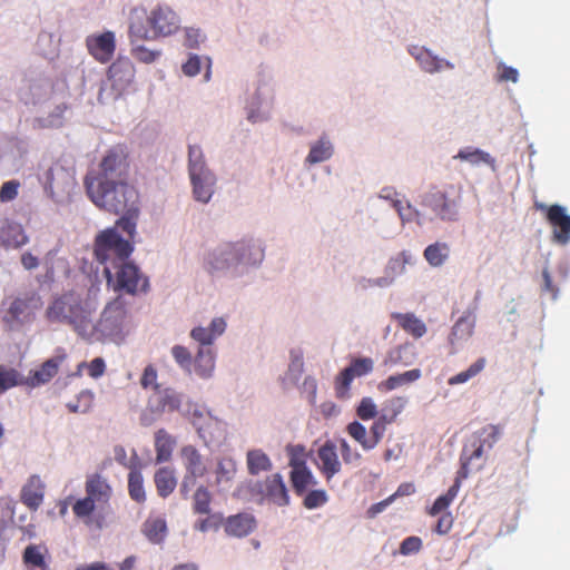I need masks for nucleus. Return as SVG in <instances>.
Instances as JSON below:
<instances>
[{
  "mask_svg": "<svg viewBox=\"0 0 570 570\" xmlns=\"http://www.w3.org/2000/svg\"><path fill=\"white\" fill-rule=\"evenodd\" d=\"M98 302L90 296L82 298L76 292H67L55 298L46 309L49 322L68 324L82 338L91 332V318Z\"/></svg>",
  "mask_w": 570,
  "mask_h": 570,
  "instance_id": "1",
  "label": "nucleus"
},
{
  "mask_svg": "<svg viewBox=\"0 0 570 570\" xmlns=\"http://www.w3.org/2000/svg\"><path fill=\"white\" fill-rule=\"evenodd\" d=\"M86 191L97 207L107 212L116 215L138 212L139 194L124 180L90 181Z\"/></svg>",
  "mask_w": 570,
  "mask_h": 570,
  "instance_id": "2",
  "label": "nucleus"
},
{
  "mask_svg": "<svg viewBox=\"0 0 570 570\" xmlns=\"http://www.w3.org/2000/svg\"><path fill=\"white\" fill-rule=\"evenodd\" d=\"M144 18L136 12L132 14L129 26V38L134 46L137 41L154 40L158 37H167L179 29L178 16L166 6L154 8L149 14Z\"/></svg>",
  "mask_w": 570,
  "mask_h": 570,
  "instance_id": "3",
  "label": "nucleus"
},
{
  "mask_svg": "<svg viewBox=\"0 0 570 570\" xmlns=\"http://www.w3.org/2000/svg\"><path fill=\"white\" fill-rule=\"evenodd\" d=\"M128 332L126 302L118 296L105 306L97 323L91 322V332L86 335V340L120 344Z\"/></svg>",
  "mask_w": 570,
  "mask_h": 570,
  "instance_id": "4",
  "label": "nucleus"
},
{
  "mask_svg": "<svg viewBox=\"0 0 570 570\" xmlns=\"http://www.w3.org/2000/svg\"><path fill=\"white\" fill-rule=\"evenodd\" d=\"M262 258L263 252L259 247L250 240L242 239L236 243H226L210 252L206 257L205 268L209 274L216 275L236 264H256Z\"/></svg>",
  "mask_w": 570,
  "mask_h": 570,
  "instance_id": "5",
  "label": "nucleus"
},
{
  "mask_svg": "<svg viewBox=\"0 0 570 570\" xmlns=\"http://www.w3.org/2000/svg\"><path fill=\"white\" fill-rule=\"evenodd\" d=\"M502 426L488 424L475 431L461 454L460 476L466 478L472 469L480 470L485 462V453L499 441Z\"/></svg>",
  "mask_w": 570,
  "mask_h": 570,
  "instance_id": "6",
  "label": "nucleus"
},
{
  "mask_svg": "<svg viewBox=\"0 0 570 570\" xmlns=\"http://www.w3.org/2000/svg\"><path fill=\"white\" fill-rule=\"evenodd\" d=\"M42 304L40 295L36 292H27L9 298L8 307L2 311L1 316L4 330L20 331L31 324Z\"/></svg>",
  "mask_w": 570,
  "mask_h": 570,
  "instance_id": "7",
  "label": "nucleus"
},
{
  "mask_svg": "<svg viewBox=\"0 0 570 570\" xmlns=\"http://www.w3.org/2000/svg\"><path fill=\"white\" fill-rule=\"evenodd\" d=\"M132 250V243L122 238L116 228L104 229L95 237L94 256L104 268L129 259Z\"/></svg>",
  "mask_w": 570,
  "mask_h": 570,
  "instance_id": "8",
  "label": "nucleus"
},
{
  "mask_svg": "<svg viewBox=\"0 0 570 570\" xmlns=\"http://www.w3.org/2000/svg\"><path fill=\"white\" fill-rule=\"evenodd\" d=\"M104 275L107 285L115 292L135 295L137 293H146L149 288L148 278L129 259L111 267H105Z\"/></svg>",
  "mask_w": 570,
  "mask_h": 570,
  "instance_id": "9",
  "label": "nucleus"
},
{
  "mask_svg": "<svg viewBox=\"0 0 570 570\" xmlns=\"http://www.w3.org/2000/svg\"><path fill=\"white\" fill-rule=\"evenodd\" d=\"M461 190L450 185L444 188H432L422 198V205L429 208L435 218L454 222L459 217Z\"/></svg>",
  "mask_w": 570,
  "mask_h": 570,
  "instance_id": "10",
  "label": "nucleus"
},
{
  "mask_svg": "<svg viewBox=\"0 0 570 570\" xmlns=\"http://www.w3.org/2000/svg\"><path fill=\"white\" fill-rule=\"evenodd\" d=\"M181 395L175 390L157 389L148 399L146 411L141 414L142 425H150L153 421L165 412H175L180 409Z\"/></svg>",
  "mask_w": 570,
  "mask_h": 570,
  "instance_id": "11",
  "label": "nucleus"
},
{
  "mask_svg": "<svg viewBox=\"0 0 570 570\" xmlns=\"http://www.w3.org/2000/svg\"><path fill=\"white\" fill-rule=\"evenodd\" d=\"M537 210L544 214L547 222L552 228V240L559 245H567L570 242V215L567 209L558 204L546 205L534 203Z\"/></svg>",
  "mask_w": 570,
  "mask_h": 570,
  "instance_id": "12",
  "label": "nucleus"
},
{
  "mask_svg": "<svg viewBox=\"0 0 570 570\" xmlns=\"http://www.w3.org/2000/svg\"><path fill=\"white\" fill-rule=\"evenodd\" d=\"M127 166L125 153L121 149L112 148L102 158L99 173L88 174L85 177V187L88 188L90 181L122 180Z\"/></svg>",
  "mask_w": 570,
  "mask_h": 570,
  "instance_id": "13",
  "label": "nucleus"
},
{
  "mask_svg": "<svg viewBox=\"0 0 570 570\" xmlns=\"http://www.w3.org/2000/svg\"><path fill=\"white\" fill-rule=\"evenodd\" d=\"M180 458L186 470V474L180 484V493L186 498L196 480L206 474L207 468L203 461L202 454L194 445H184L180 449Z\"/></svg>",
  "mask_w": 570,
  "mask_h": 570,
  "instance_id": "14",
  "label": "nucleus"
},
{
  "mask_svg": "<svg viewBox=\"0 0 570 570\" xmlns=\"http://www.w3.org/2000/svg\"><path fill=\"white\" fill-rule=\"evenodd\" d=\"M374 368V361L371 357H355L345 367L335 380V389L338 396L345 395L351 387V383L356 377L370 374Z\"/></svg>",
  "mask_w": 570,
  "mask_h": 570,
  "instance_id": "15",
  "label": "nucleus"
},
{
  "mask_svg": "<svg viewBox=\"0 0 570 570\" xmlns=\"http://www.w3.org/2000/svg\"><path fill=\"white\" fill-rule=\"evenodd\" d=\"M135 66L128 58L119 57L108 68V80L117 95H121L134 82Z\"/></svg>",
  "mask_w": 570,
  "mask_h": 570,
  "instance_id": "16",
  "label": "nucleus"
},
{
  "mask_svg": "<svg viewBox=\"0 0 570 570\" xmlns=\"http://www.w3.org/2000/svg\"><path fill=\"white\" fill-rule=\"evenodd\" d=\"M86 47L89 53L99 62H108L116 50V39L112 31L100 35H91L86 38Z\"/></svg>",
  "mask_w": 570,
  "mask_h": 570,
  "instance_id": "17",
  "label": "nucleus"
},
{
  "mask_svg": "<svg viewBox=\"0 0 570 570\" xmlns=\"http://www.w3.org/2000/svg\"><path fill=\"white\" fill-rule=\"evenodd\" d=\"M289 466L292 468L291 482L297 495L304 494L308 487L316 484V480L311 470L306 466V462L303 458L293 454L289 459Z\"/></svg>",
  "mask_w": 570,
  "mask_h": 570,
  "instance_id": "18",
  "label": "nucleus"
},
{
  "mask_svg": "<svg viewBox=\"0 0 570 570\" xmlns=\"http://www.w3.org/2000/svg\"><path fill=\"white\" fill-rule=\"evenodd\" d=\"M76 185L73 174L61 165H53L48 171V187L51 194L60 196L69 195Z\"/></svg>",
  "mask_w": 570,
  "mask_h": 570,
  "instance_id": "19",
  "label": "nucleus"
},
{
  "mask_svg": "<svg viewBox=\"0 0 570 570\" xmlns=\"http://www.w3.org/2000/svg\"><path fill=\"white\" fill-rule=\"evenodd\" d=\"M28 243L22 226L7 218L0 219V245L6 248H18Z\"/></svg>",
  "mask_w": 570,
  "mask_h": 570,
  "instance_id": "20",
  "label": "nucleus"
},
{
  "mask_svg": "<svg viewBox=\"0 0 570 570\" xmlns=\"http://www.w3.org/2000/svg\"><path fill=\"white\" fill-rule=\"evenodd\" d=\"M320 461L318 468L324 474L326 480L332 479L341 471V462L336 452V446L333 442L326 441L317 451Z\"/></svg>",
  "mask_w": 570,
  "mask_h": 570,
  "instance_id": "21",
  "label": "nucleus"
},
{
  "mask_svg": "<svg viewBox=\"0 0 570 570\" xmlns=\"http://www.w3.org/2000/svg\"><path fill=\"white\" fill-rule=\"evenodd\" d=\"M193 186V195L197 202L207 204L215 191L216 177L212 171H203L189 176Z\"/></svg>",
  "mask_w": 570,
  "mask_h": 570,
  "instance_id": "22",
  "label": "nucleus"
},
{
  "mask_svg": "<svg viewBox=\"0 0 570 570\" xmlns=\"http://www.w3.org/2000/svg\"><path fill=\"white\" fill-rule=\"evenodd\" d=\"M86 494L97 504H107L111 498L112 489L105 478L95 473L87 478L85 484Z\"/></svg>",
  "mask_w": 570,
  "mask_h": 570,
  "instance_id": "23",
  "label": "nucleus"
},
{
  "mask_svg": "<svg viewBox=\"0 0 570 570\" xmlns=\"http://www.w3.org/2000/svg\"><path fill=\"white\" fill-rule=\"evenodd\" d=\"M226 330V322L222 317L214 318L208 327L197 326L190 332L193 340L200 344V347H210L214 341Z\"/></svg>",
  "mask_w": 570,
  "mask_h": 570,
  "instance_id": "24",
  "label": "nucleus"
},
{
  "mask_svg": "<svg viewBox=\"0 0 570 570\" xmlns=\"http://www.w3.org/2000/svg\"><path fill=\"white\" fill-rule=\"evenodd\" d=\"M45 484L40 476L31 475L21 490V502L30 510H37L43 501Z\"/></svg>",
  "mask_w": 570,
  "mask_h": 570,
  "instance_id": "25",
  "label": "nucleus"
},
{
  "mask_svg": "<svg viewBox=\"0 0 570 570\" xmlns=\"http://www.w3.org/2000/svg\"><path fill=\"white\" fill-rule=\"evenodd\" d=\"M256 527L255 518L249 513H238L227 518L225 531L227 534L243 538L254 531Z\"/></svg>",
  "mask_w": 570,
  "mask_h": 570,
  "instance_id": "26",
  "label": "nucleus"
},
{
  "mask_svg": "<svg viewBox=\"0 0 570 570\" xmlns=\"http://www.w3.org/2000/svg\"><path fill=\"white\" fill-rule=\"evenodd\" d=\"M265 497L273 503L284 507L289 502L287 488L279 473L272 474L265 480Z\"/></svg>",
  "mask_w": 570,
  "mask_h": 570,
  "instance_id": "27",
  "label": "nucleus"
},
{
  "mask_svg": "<svg viewBox=\"0 0 570 570\" xmlns=\"http://www.w3.org/2000/svg\"><path fill=\"white\" fill-rule=\"evenodd\" d=\"M141 532L154 544H160L168 534L167 522L160 515H149L141 525Z\"/></svg>",
  "mask_w": 570,
  "mask_h": 570,
  "instance_id": "28",
  "label": "nucleus"
},
{
  "mask_svg": "<svg viewBox=\"0 0 570 570\" xmlns=\"http://www.w3.org/2000/svg\"><path fill=\"white\" fill-rule=\"evenodd\" d=\"M237 472L236 461L232 456H222L215 469V484L222 490H228Z\"/></svg>",
  "mask_w": 570,
  "mask_h": 570,
  "instance_id": "29",
  "label": "nucleus"
},
{
  "mask_svg": "<svg viewBox=\"0 0 570 570\" xmlns=\"http://www.w3.org/2000/svg\"><path fill=\"white\" fill-rule=\"evenodd\" d=\"M246 464L250 475H258L262 472H268L273 468L269 456L261 449L247 451Z\"/></svg>",
  "mask_w": 570,
  "mask_h": 570,
  "instance_id": "30",
  "label": "nucleus"
},
{
  "mask_svg": "<svg viewBox=\"0 0 570 570\" xmlns=\"http://www.w3.org/2000/svg\"><path fill=\"white\" fill-rule=\"evenodd\" d=\"M154 481L157 493L161 498L170 495L177 485V479L173 469L165 466L156 471Z\"/></svg>",
  "mask_w": 570,
  "mask_h": 570,
  "instance_id": "31",
  "label": "nucleus"
},
{
  "mask_svg": "<svg viewBox=\"0 0 570 570\" xmlns=\"http://www.w3.org/2000/svg\"><path fill=\"white\" fill-rule=\"evenodd\" d=\"M174 438L164 429H160L155 434V450H156V462H167L171 458V453L175 446Z\"/></svg>",
  "mask_w": 570,
  "mask_h": 570,
  "instance_id": "32",
  "label": "nucleus"
},
{
  "mask_svg": "<svg viewBox=\"0 0 570 570\" xmlns=\"http://www.w3.org/2000/svg\"><path fill=\"white\" fill-rule=\"evenodd\" d=\"M422 373L419 368H413L410 371H406L404 373L395 374L389 376L386 380L382 381L377 389L381 392H390L393 391L402 385L413 383L417 381L421 377Z\"/></svg>",
  "mask_w": 570,
  "mask_h": 570,
  "instance_id": "33",
  "label": "nucleus"
},
{
  "mask_svg": "<svg viewBox=\"0 0 570 570\" xmlns=\"http://www.w3.org/2000/svg\"><path fill=\"white\" fill-rule=\"evenodd\" d=\"M393 318L406 333L411 334L415 338H420L426 333L425 324L413 313H396L393 314Z\"/></svg>",
  "mask_w": 570,
  "mask_h": 570,
  "instance_id": "34",
  "label": "nucleus"
},
{
  "mask_svg": "<svg viewBox=\"0 0 570 570\" xmlns=\"http://www.w3.org/2000/svg\"><path fill=\"white\" fill-rule=\"evenodd\" d=\"M215 368V354L212 347H200L195 358V372L203 379L212 376Z\"/></svg>",
  "mask_w": 570,
  "mask_h": 570,
  "instance_id": "35",
  "label": "nucleus"
},
{
  "mask_svg": "<svg viewBox=\"0 0 570 570\" xmlns=\"http://www.w3.org/2000/svg\"><path fill=\"white\" fill-rule=\"evenodd\" d=\"M62 357H52L41 364V366L31 375L32 384H45L55 377L59 371Z\"/></svg>",
  "mask_w": 570,
  "mask_h": 570,
  "instance_id": "36",
  "label": "nucleus"
},
{
  "mask_svg": "<svg viewBox=\"0 0 570 570\" xmlns=\"http://www.w3.org/2000/svg\"><path fill=\"white\" fill-rule=\"evenodd\" d=\"M423 256L431 266L440 267L449 258L450 247L446 243L436 242L424 249Z\"/></svg>",
  "mask_w": 570,
  "mask_h": 570,
  "instance_id": "37",
  "label": "nucleus"
},
{
  "mask_svg": "<svg viewBox=\"0 0 570 570\" xmlns=\"http://www.w3.org/2000/svg\"><path fill=\"white\" fill-rule=\"evenodd\" d=\"M23 563L28 570H49V566L45 559L41 548L36 544H29L22 556Z\"/></svg>",
  "mask_w": 570,
  "mask_h": 570,
  "instance_id": "38",
  "label": "nucleus"
},
{
  "mask_svg": "<svg viewBox=\"0 0 570 570\" xmlns=\"http://www.w3.org/2000/svg\"><path fill=\"white\" fill-rule=\"evenodd\" d=\"M128 493L131 500L137 503L146 502V492L144 488V478L138 469H131L128 474Z\"/></svg>",
  "mask_w": 570,
  "mask_h": 570,
  "instance_id": "39",
  "label": "nucleus"
},
{
  "mask_svg": "<svg viewBox=\"0 0 570 570\" xmlns=\"http://www.w3.org/2000/svg\"><path fill=\"white\" fill-rule=\"evenodd\" d=\"M414 353L412 351L411 346L407 345H400L393 350H391L385 360L384 365L386 366H395L399 364L402 365H411L413 362Z\"/></svg>",
  "mask_w": 570,
  "mask_h": 570,
  "instance_id": "40",
  "label": "nucleus"
},
{
  "mask_svg": "<svg viewBox=\"0 0 570 570\" xmlns=\"http://www.w3.org/2000/svg\"><path fill=\"white\" fill-rule=\"evenodd\" d=\"M332 154V144L325 138H321L315 145L311 147V150L306 157V161L309 164L322 163L330 159Z\"/></svg>",
  "mask_w": 570,
  "mask_h": 570,
  "instance_id": "41",
  "label": "nucleus"
},
{
  "mask_svg": "<svg viewBox=\"0 0 570 570\" xmlns=\"http://www.w3.org/2000/svg\"><path fill=\"white\" fill-rule=\"evenodd\" d=\"M203 171H210L206 165L203 150L197 145H189L188 148V173L189 176L198 175Z\"/></svg>",
  "mask_w": 570,
  "mask_h": 570,
  "instance_id": "42",
  "label": "nucleus"
},
{
  "mask_svg": "<svg viewBox=\"0 0 570 570\" xmlns=\"http://www.w3.org/2000/svg\"><path fill=\"white\" fill-rule=\"evenodd\" d=\"M487 361L484 357L478 358L473 364H471L465 371L458 373L456 375L451 376L448 380V384L453 386L458 384H463L475 377L480 374L485 367Z\"/></svg>",
  "mask_w": 570,
  "mask_h": 570,
  "instance_id": "43",
  "label": "nucleus"
},
{
  "mask_svg": "<svg viewBox=\"0 0 570 570\" xmlns=\"http://www.w3.org/2000/svg\"><path fill=\"white\" fill-rule=\"evenodd\" d=\"M212 503V493L209 490L200 485L194 493L193 497V511L195 514H209Z\"/></svg>",
  "mask_w": 570,
  "mask_h": 570,
  "instance_id": "44",
  "label": "nucleus"
},
{
  "mask_svg": "<svg viewBox=\"0 0 570 570\" xmlns=\"http://www.w3.org/2000/svg\"><path fill=\"white\" fill-rule=\"evenodd\" d=\"M417 52H412L415 56L416 60L420 62V66L426 72H436L442 69L443 60L431 55L429 50L423 48L415 49Z\"/></svg>",
  "mask_w": 570,
  "mask_h": 570,
  "instance_id": "45",
  "label": "nucleus"
},
{
  "mask_svg": "<svg viewBox=\"0 0 570 570\" xmlns=\"http://www.w3.org/2000/svg\"><path fill=\"white\" fill-rule=\"evenodd\" d=\"M92 402V393L89 391H81L77 397V401L69 402L66 406L71 413H86L91 409Z\"/></svg>",
  "mask_w": 570,
  "mask_h": 570,
  "instance_id": "46",
  "label": "nucleus"
},
{
  "mask_svg": "<svg viewBox=\"0 0 570 570\" xmlns=\"http://www.w3.org/2000/svg\"><path fill=\"white\" fill-rule=\"evenodd\" d=\"M20 383V374L17 370L0 366V394L17 386Z\"/></svg>",
  "mask_w": 570,
  "mask_h": 570,
  "instance_id": "47",
  "label": "nucleus"
},
{
  "mask_svg": "<svg viewBox=\"0 0 570 570\" xmlns=\"http://www.w3.org/2000/svg\"><path fill=\"white\" fill-rule=\"evenodd\" d=\"M346 430H347V433L356 442H358L364 450H366V451L372 450L371 446H367V444H371V443H370V439L367 436L366 429L363 424H361L357 421H354L347 425Z\"/></svg>",
  "mask_w": 570,
  "mask_h": 570,
  "instance_id": "48",
  "label": "nucleus"
},
{
  "mask_svg": "<svg viewBox=\"0 0 570 570\" xmlns=\"http://www.w3.org/2000/svg\"><path fill=\"white\" fill-rule=\"evenodd\" d=\"M393 207L397 212V214L403 223L412 222L420 217V213L409 202H403L401 199H394Z\"/></svg>",
  "mask_w": 570,
  "mask_h": 570,
  "instance_id": "49",
  "label": "nucleus"
},
{
  "mask_svg": "<svg viewBox=\"0 0 570 570\" xmlns=\"http://www.w3.org/2000/svg\"><path fill=\"white\" fill-rule=\"evenodd\" d=\"M289 357L288 373L294 379L298 380L304 371V354L302 348H292Z\"/></svg>",
  "mask_w": 570,
  "mask_h": 570,
  "instance_id": "50",
  "label": "nucleus"
},
{
  "mask_svg": "<svg viewBox=\"0 0 570 570\" xmlns=\"http://www.w3.org/2000/svg\"><path fill=\"white\" fill-rule=\"evenodd\" d=\"M96 502L87 494L85 498L79 499L72 505V511L77 518H88L96 509Z\"/></svg>",
  "mask_w": 570,
  "mask_h": 570,
  "instance_id": "51",
  "label": "nucleus"
},
{
  "mask_svg": "<svg viewBox=\"0 0 570 570\" xmlns=\"http://www.w3.org/2000/svg\"><path fill=\"white\" fill-rule=\"evenodd\" d=\"M121 217L116 223V229L117 227H120L124 232H126L129 236V238L134 237V234L136 232V225H137V217L139 214L138 212L135 213H120Z\"/></svg>",
  "mask_w": 570,
  "mask_h": 570,
  "instance_id": "52",
  "label": "nucleus"
},
{
  "mask_svg": "<svg viewBox=\"0 0 570 570\" xmlns=\"http://www.w3.org/2000/svg\"><path fill=\"white\" fill-rule=\"evenodd\" d=\"M356 414L363 421L374 419L377 415L376 404L371 397H363L356 407Z\"/></svg>",
  "mask_w": 570,
  "mask_h": 570,
  "instance_id": "53",
  "label": "nucleus"
},
{
  "mask_svg": "<svg viewBox=\"0 0 570 570\" xmlns=\"http://www.w3.org/2000/svg\"><path fill=\"white\" fill-rule=\"evenodd\" d=\"M327 499V494L324 490H312L305 495L303 504L306 509L313 510L324 505Z\"/></svg>",
  "mask_w": 570,
  "mask_h": 570,
  "instance_id": "54",
  "label": "nucleus"
},
{
  "mask_svg": "<svg viewBox=\"0 0 570 570\" xmlns=\"http://www.w3.org/2000/svg\"><path fill=\"white\" fill-rule=\"evenodd\" d=\"M131 55L139 62L151 63L160 56V52L137 45L131 48Z\"/></svg>",
  "mask_w": 570,
  "mask_h": 570,
  "instance_id": "55",
  "label": "nucleus"
},
{
  "mask_svg": "<svg viewBox=\"0 0 570 570\" xmlns=\"http://www.w3.org/2000/svg\"><path fill=\"white\" fill-rule=\"evenodd\" d=\"M173 357L175 358L176 363L185 370H190L191 365V354L190 352L181 345H175L171 348Z\"/></svg>",
  "mask_w": 570,
  "mask_h": 570,
  "instance_id": "56",
  "label": "nucleus"
},
{
  "mask_svg": "<svg viewBox=\"0 0 570 570\" xmlns=\"http://www.w3.org/2000/svg\"><path fill=\"white\" fill-rule=\"evenodd\" d=\"M223 523L222 514H207L205 519L198 520L194 528L200 532H207L210 529H217Z\"/></svg>",
  "mask_w": 570,
  "mask_h": 570,
  "instance_id": "57",
  "label": "nucleus"
},
{
  "mask_svg": "<svg viewBox=\"0 0 570 570\" xmlns=\"http://www.w3.org/2000/svg\"><path fill=\"white\" fill-rule=\"evenodd\" d=\"M20 183L18 180H8L0 188V202L8 203L17 198Z\"/></svg>",
  "mask_w": 570,
  "mask_h": 570,
  "instance_id": "58",
  "label": "nucleus"
},
{
  "mask_svg": "<svg viewBox=\"0 0 570 570\" xmlns=\"http://www.w3.org/2000/svg\"><path fill=\"white\" fill-rule=\"evenodd\" d=\"M157 370L154 367V365L146 366L140 377V385L144 389H153L154 392L157 391V389H160L159 384L157 383Z\"/></svg>",
  "mask_w": 570,
  "mask_h": 570,
  "instance_id": "59",
  "label": "nucleus"
},
{
  "mask_svg": "<svg viewBox=\"0 0 570 570\" xmlns=\"http://www.w3.org/2000/svg\"><path fill=\"white\" fill-rule=\"evenodd\" d=\"M458 157L463 159V160H466V161H470L472 164H479V163H488L490 160V155L482 151V150H479V149H474V150H471V149H463V150H460L459 154H458Z\"/></svg>",
  "mask_w": 570,
  "mask_h": 570,
  "instance_id": "60",
  "label": "nucleus"
},
{
  "mask_svg": "<svg viewBox=\"0 0 570 570\" xmlns=\"http://www.w3.org/2000/svg\"><path fill=\"white\" fill-rule=\"evenodd\" d=\"M421 548L422 540L419 537H407L402 541L400 546V553L403 556H409L419 552Z\"/></svg>",
  "mask_w": 570,
  "mask_h": 570,
  "instance_id": "61",
  "label": "nucleus"
},
{
  "mask_svg": "<svg viewBox=\"0 0 570 570\" xmlns=\"http://www.w3.org/2000/svg\"><path fill=\"white\" fill-rule=\"evenodd\" d=\"M473 332V325L465 318H460L452 328V336L462 338L470 337Z\"/></svg>",
  "mask_w": 570,
  "mask_h": 570,
  "instance_id": "62",
  "label": "nucleus"
},
{
  "mask_svg": "<svg viewBox=\"0 0 570 570\" xmlns=\"http://www.w3.org/2000/svg\"><path fill=\"white\" fill-rule=\"evenodd\" d=\"M453 525V517L450 512L441 514L439 518L434 531L438 534L444 535L450 532Z\"/></svg>",
  "mask_w": 570,
  "mask_h": 570,
  "instance_id": "63",
  "label": "nucleus"
},
{
  "mask_svg": "<svg viewBox=\"0 0 570 570\" xmlns=\"http://www.w3.org/2000/svg\"><path fill=\"white\" fill-rule=\"evenodd\" d=\"M386 428L382 425V423H377L376 421L373 423V425L370 429V443L367 446H371V449H374L383 439Z\"/></svg>",
  "mask_w": 570,
  "mask_h": 570,
  "instance_id": "64",
  "label": "nucleus"
}]
</instances>
